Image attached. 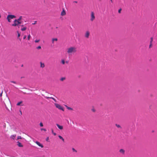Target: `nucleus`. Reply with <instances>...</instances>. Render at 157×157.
Wrapping results in <instances>:
<instances>
[{
  "label": "nucleus",
  "mask_w": 157,
  "mask_h": 157,
  "mask_svg": "<svg viewBox=\"0 0 157 157\" xmlns=\"http://www.w3.org/2000/svg\"><path fill=\"white\" fill-rule=\"evenodd\" d=\"M77 51L76 48L75 47H71L67 49V52L69 55L75 53Z\"/></svg>",
  "instance_id": "obj_1"
},
{
  "label": "nucleus",
  "mask_w": 157,
  "mask_h": 157,
  "mask_svg": "<svg viewBox=\"0 0 157 157\" xmlns=\"http://www.w3.org/2000/svg\"><path fill=\"white\" fill-rule=\"evenodd\" d=\"M16 16L14 15H8L7 17V19L9 22H10V19L16 18Z\"/></svg>",
  "instance_id": "obj_2"
},
{
  "label": "nucleus",
  "mask_w": 157,
  "mask_h": 157,
  "mask_svg": "<svg viewBox=\"0 0 157 157\" xmlns=\"http://www.w3.org/2000/svg\"><path fill=\"white\" fill-rule=\"evenodd\" d=\"M55 105L56 107L59 109L63 111H64V109L63 107L60 105L59 104L57 103H55Z\"/></svg>",
  "instance_id": "obj_3"
},
{
  "label": "nucleus",
  "mask_w": 157,
  "mask_h": 157,
  "mask_svg": "<svg viewBox=\"0 0 157 157\" xmlns=\"http://www.w3.org/2000/svg\"><path fill=\"white\" fill-rule=\"evenodd\" d=\"M21 22L18 21H17V20H15L14 21V24L12 25L13 26H15L18 25L19 24H20Z\"/></svg>",
  "instance_id": "obj_4"
},
{
  "label": "nucleus",
  "mask_w": 157,
  "mask_h": 157,
  "mask_svg": "<svg viewBox=\"0 0 157 157\" xmlns=\"http://www.w3.org/2000/svg\"><path fill=\"white\" fill-rule=\"evenodd\" d=\"M95 17L94 16V13L93 12H91V18L90 20L91 21H93L95 19Z\"/></svg>",
  "instance_id": "obj_5"
},
{
  "label": "nucleus",
  "mask_w": 157,
  "mask_h": 157,
  "mask_svg": "<svg viewBox=\"0 0 157 157\" xmlns=\"http://www.w3.org/2000/svg\"><path fill=\"white\" fill-rule=\"evenodd\" d=\"M90 34V33L88 31H87L86 32L85 34V37L87 38H88L89 37Z\"/></svg>",
  "instance_id": "obj_6"
},
{
  "label": "nucleus",
  "mask_w": 157,
  "mask_h": 157,
  "mask_svg": "<svg viewBox=\"0 0 157 157\" xmlns=\"http://www.w3.org/2000/svg\"><path fill=\"white\" fill-rule=\"evenodd\" d=\"M66 14V13L65 12V10L63 9L62 11L61 12V15L62 16H63L65 15Z\"/></svg>",
  "instance_id": "obj_7"
},
{
  "label": "nucleus",
  "mask_w": 157,
  "mask_h": 157,
  "mask_svg": "<svg viewBox=\"0 0 157 157\" xmlns=\"http://www.w3.org/2000/svg\"><path fill=\"white\" fill-rule=\"evenodd\" d=\"M56 125L58 127V128L60 130H62L63 129V127L62 125H60L58 124H56Z\"/></svg>",
  "instance_id": "obj_8"
},
{
  "label": "nucleus",
  "mask_w": 157,
  "mask_h": 157,
  "mask_svg": "<svg viewBox=\"0 0 157 157\" xmlns=\"http://www.w3.org/2000/svg\"><path fill=\"white\" fill-rule=\"evenodd\" d=\"M17 145L19 147H23V145L19 141L17 142Z\"/></svg>",
  "instance_id": "obj_9"
},
{
  "label": "nucleus",
  "mask_w": 157,
  "mask_h": 157,
  "mask_svg": "<svg viewBox=\"0 0 157 157\" xmlns=\"http://www.w3.org/2000/svg\"><path fill=\"white\" fill-rule=\"evenodd\" d=\"M17 106H20V105L23 106V101H21L20 102H19L17 104Z\"/></svg>",
  "instance_id": "obj_10"
},
{
  "label": "nucleus",
  "mask_w": 157,
  "mask_h": 157,
  "mask_svg": "<svg viewBox=\"0 0 157 157\" xmlns=\"http://www.w3.org/2000/svg\"><path fill=\"white\" fill-rule=\"evenodd\" d=\"M16 134L13 135H11V136H10V138L11 139H13V140H14L15 139V138H16Z\"/></svg>",
  "instance_id": "obj_11"
},
{
  "label": "nucleus",
  "mask_w": 157,
  "mask_h": 157,
  "mask_svg": "<svg viewBox=\"0 0 157 157\" xmlns=\"http://www.w3.org/2000/svg\"><path fill=\"white\" fill-rule=\"evenodd\" d=\"M58 39L57 38H53L52 39V43L53 44L54 41H57Z\"/></svg>",
  "instance_id": "obj_12"
},
{
  "label": "nucleus",
  "mask_w": 157,
  "mask_h": 157,
  "mask_svg": "<svg viewBox=\"0 0 157 157\" xmlns=\"http://www.w3.org/2000/svg\"><path fill=\"white\" fill-rule=\"evenodd\" d=\"M119 152L122 154H124L125 151L123 149H121L119 151Z\"/></svg>",
  "instance_id": "obj_13"
},
{
  "label": "nucleus",
  "mask_w": 157,
  "mask_h": 157,
  "mask_svg": "<svg viewBox=\"0 0 157 157\" xmlns=\"http://www.w3.org/2000/svg\"><path fill=\"white\" fill-rule=\"evenodd\" d=\"M59 137V138L61 140H62L63 141V142H64V139L62 137V136H61L60 135H59V136H58Z\"/></svg>",
  "instance_id": "obj_14"
},
{
  "label": "nucleus",
  "mask_w": 157,
  "mask_h": 157,
  "mask_svg": "<svg viewBox=\"0 0 157 157\" xmlns=\"http://www.w3.org/2000/svg\"><path fill=\"white\" fill-rule=\"evenodd\" d=\"M40 63V67L42 68H44L45 67V65L44 63Z\"/></svg>",
  "instance_id": "obj_15"
},
{
  "label": "nucleus",
  "mask_w": 157,
  "mask_h": 157,
  "mask_svg": "<svg viewBox=\"0 0 157 157\" xmlns=\"http://www.w3.org/2000/svg\"><path fill=\"white\" fill-rule=\"evenodd\" d=\"M66 79L65 77H62L60 79V80L62 81H63L64 80H65Z\"/></svg>",
  "instance_id": "obj_16"
},
{
  "label": "nucleus",
  "mask_w": 157,
  "mask_h": 157,
  "mask_svg": "<svg viewBox=\"0 0 157 157\" xmlns=\"http://www.w3.org/2000/svg\"><path fill=\"white\" fill-rule=\"evenodd\" d=\"M115 125L116 126V127H117L118 128H121V127L120 125L117 124H116Z\"/></svg>",
  "instance_id": "obj_17"
},
{
  "label": "nucleus",
  "mask_w": 157,
  "mask_h": 157,
  "mask_svg": "<svg viewBox=\"0 0 157 157\" xmlns=\"http://www.w3.org/2000/svg\"><path fill=\"white\" fill-rule=\"evenodd\" d=\"M66 107L67 109H68V110H73V109L72 108H71L67 106H66Z\"/></svg>",
  "instance_id": "obj_18"
},
{
  "label": "nucleus",
  "mask_w": 157,
  "mask_h": 157,
  "mask_svg": "<svg viewBox=\"0 0 157 157\" xmlns=\"http://www.w3.org/2000/svg\"><path fill=\"white\" fill-rule=\"evenodd\" d=\"M51 131H52V133L54 135V136H56V133L55 132H54V131H53V129H51Z\"/></svg>",
  "instance_id": "obj_19"
},
{
  "label": "nucleus",
  "mask_w": 157,
  "mask_h": 157,
  "mask_svg": "<svg viewBox=\"0 0 157 157\" xmlns=\"http://www.w3.org/2000/svg\"><path fill=\"white\" fill-rule=\"evenodd\" d=\"M22 18V16H21L17 20L18 21H20L21 19Z\"/></svg>",
  "instance_id": "obj_20"
},
{
  "label": "nucleus",
  "mask_w": 157,
  "mask_h": 157,
  "mask_svg": "<svg viewBox=\"0 0 157 157\" xmlns=\"http://www.w3.org/2000/svg\"><path fill=\"white\" fill-rule=\"evenodd\" d=\"M26 29V28L24 27L21 29V30L22 31H25Z\"/></svg>",
  "instance_id": "obj_21"
},
{
  "label": "nucleus",
  "mask_w": 157,
  "mask_h": 157,
  "mask_svg": "<svg viewBox=\"0 0 157 157\" xmlns=\"http://www.w3.org/2000/svg\"><path fill=\"white\" fill-rule=\"evenodd\" d=\"M22 138L21 136H18L17 137V140H18L19 139H21Z\"/></svg>",
  "instance_id": "obj_22"
},
{
  "label": "nucleus",
  "mask_w": 157,
  "mask_h": 157,
  "mask_svg": "<svg viewBox=\"0 0 157 157\" xmlns=\"http://www.w3.org/2000/svg\"><path fill=\"white\" fill-rule=\"evenodd\" d=\"M49 98L52 99L55 102H56V100L55 98L52 97H50Z\"/></svg>",
  "instance_id": "obj_23"
},
{
  "label": "nucleus",
  "mask_w": 157,
  "mask_h": 157,
  "mask_svg": "<svg viewBox=\"0 0 157 157\" xmlns=\"http://www.w3.org/2000/svg\"><path fill=\"white\" fill-rule=\"evenodd\" d=\"M41 131H44V132H46L47 130L45 128H42L40 129Z\"/></svg>",
  "instance_id": "obj_24"
},
{
  "label": "nucleus",
  "mask_w": 157,
  "mask_h": 157,
  "mask_svg": "<svg viewBox=\"0 0 157 157\" xmlns=\"http://www.w3.org/2000/svg\"><path fill=\"white\" fill-rule=\"evenodd\" d=\"M61 63L63 64H64L65 63L64 60V59H62L61 60Z\"/></svg>",
  "instance_id": "obj_25"
},
{
  "label": "nucleus",
  "mask_w": 157,
  "mask_h": 157,
  "mask_svg": "<svg viewBox=\"0 0 157 157\" xmlns=\"http://www.w3.org/2000/svg\"><path fill=\"white\" fill-rule=\"evenodd\" d=\"M31 36L30 35H29L28 36V39L29 40Z\"/></svg>",
  "instance_id": "obj_26"
},
{
  "label": "nucleus",
  "mask_w": 157,
  "mask_h": 157,
  "mask_svg": "<svg viewBox=\"0 0 157 157\" xmlns=\"http://www.w3.org/2000/svg\"><path fill=\"white\" fill-rule=\"evenodd\" d=\"M40 126L41 127H43V124L42 123L40 122Z\"/></svg>",
  "instance_id": "obj_27"
},
{
  "label": "nucleus",
  "mask_w": 157,
  "mask_h": 157,
  "mask_svg": "<svg viewBox=\"0 0 157 157\" xmlns=\"http://www.w3.org/2000/svg\"><path fill=\"white\" fill-rule=\"evenodd\" d=\"M20 36V34L18 32H17V37H19Z\"/></svg>",
  "instance_id": "obj_28"
},
{
  "label": "nucleus",
  "mask_w": 157,
  "mask_h": 157,
  "mask_svg": "<svg viewBox=\"0 0 157 157\" xmlns=\"http://www.w3.org/2000/svg\"><path fill=\"white\" fill-rule=\"evenodd\" d=\"M121 9H120L119 10H118V12L119 13H121Z\"/></svg>",
  "instance_id": "obj_29"
},
{
  "label": "nucleus",
  "mask_w": 157,
  "mask_h": 157,
  "mask_svg": "<svg viewBox=\"0 0 157 157\" xmlns=\"http://www.w3.org/2000/svg\"><path fill=\"white\" fill-rule=\"evenodd\" d=\"M46 140L48 142L49 141V139L48 137H47L46 139Z\"/></svg>",
  "instance_id": "obj_30"
},
{
  "label": "nucleus",
  "mask_w": 157,
  "mask_h": 157,
  "mask_svg": "<svg viewBox=\"0 0 157 157\" xmlns=\"http://www.w3.org/2000/svg\"><path fill=\"white\" fill-rule=\"evenodd\" d=\"M151 40L150 43H151H151H152V42L153 41V38L152 37L151 38Z\"/></svg>",
  "instance_id": "obj_31"
},
{
  "label": "nucleus",
  "mask_w": 157,
  "mask_h": 157,
  "mask_svg": "<svg viewBox=\"0 0 157 157\" xmlns=\"http://www.w3.org/2000/svg\"><path fill=\"white\" fill-rule=\"evenodd\" d=\"M152 43L151 44V43H150V44L149 45V48H150L152 47Z\"/></svg>",
  "instance_id": "obj_32"
},
{
  "label": "nucleus",
  "mask_w": 157,
  "mask_h": 157,
  "mask_svg": "<svg viewBox=\"0 0 157 157\" xmlns=\"http://www.w3.org/2000/svg\"><path fill=\"white\" fill-rule=\"evenodd\" d=\"M36 143L39 146V142L38 141H36Z\"/></svg>",
  "instance_id": "obj_33"
},
{
  "label": "nucleus",
  "mask_w": 157,
  "mask_h": 157,
  "mask_svg": "<svg viewBox=\"0 0 157 157\" xmlns=\"http://www.w3.org/2000/svg\"><path fill=\"white\" fill-rule=\"evenodd\" d=\"M72 150L73 151L77 152L76 151L74 148H72Z\"/></svg>",
  "instance_id": "obj_34"
},
{
  "label": "nucleus",
  "mask_w": 157,
  "mask_h": 157,
  "mask_svg": "<svg viewBox=\"0 0 157 157\" xmlns=\"http://www.w3.org/2000/svg\"><path fill=\"white\" fill-rule=\"evenodd\" d=\"M12 82V83H13L14 84H16V82L15 81H11L10 82Z\"/></svg>",
  "instance_id": "obj_35"
},
{
  "label": "nucleus",
  "mask_w": 157,
  "mask_h": 157,
  "mask_svg": "<svg viewBox=\"0 0 157 157\" xmlns=\"http://www.w3.org/2000/svg\"><path fill=\"white\" fill-rule=\"evenodd\" d=\"M39 41V40H36L35 41V42H36V43L38 42Z\"/></svg>",
  "instance_id": "obj_36"
},
{
  "label": "nucleus",
  "mask_w": 157,
  "mask_h": 157,
  "mask_svg": "<svg viewBox=\"0 0 157 157\" xmlns=\"http://www.w3.org/2000/svg\"><path fill=\"white\" fill-rule=\"evenodd\" d=\"M40 147H43V145L42 144H40Z\"/></svg>",
  "instance_id": "obj_37"
},
{
  "label": "nucleus",
  "mask_w": 157,
  "mask_h": 157,
  "mask_svg": "<svg viewBox=\"0 0 157 157\" xmlns=\"http://www.w3.org/2000/svg\"><path fill=\"white\" fill-rule=\"evenodd\" d=\"M26 35H25V36H24L23 39H25V38H26Z\"/></svg>",
  "instance_id": "obj_38"
},
{
  "label": "nucleus",
  "mask_w": 157,
  "mask_h": 157,
  "mask_svg": "<svg viewBox=\"0 0 157 157\" xmlns=\"http://www.w3.org/2000/svg\"><path fill=\"white\" fill-rule=\"evenodd\" d=\"M2 91L1 93L0 94V97H1L2 96Z\"/></svg>",
  "instance_id": "obj_39"
},
{
  "label": "nucleus",
  "mask_w": 157,
  "mask_h": 157,
  "mask_svg": "<svg viewBox=\"0 0 157 157\" xmlns=\"http://www.w3.org/2000/svg\"><path fill=\"white\" fill-rule=\"evenodd\" d=\"M36 48L37 49H39V46H38Z\"/></svg>",
  "instance_id": "obj_40"
},
{
  "label": "nucleus",
  "mask_w": 157,
  "mask_h": 157,
  "mask_svg": "<svg viewBox=\"0 0 157 157\" xmlns=\"http://www.w3.org/2000/svg\"><path fill=\"white\" fill-rule=\"evenodd\" d=\"M49 97H46V98L47 99L50 98Z\"/></svg>",
  "instance_id": "obj_41"
},
{
  "label": "nucleus",
  "mask_w": 157,
  "mask_h": 157,
  "mask_svg": "<svg viewBox=\"0 0 157 157\" xmlns=\"http://www.w3.org/2000/svg\"><path fill=\"white\" fill-rule=\"evenodd\" d=\"M92 111H93V112H95V110H94V109H92Z\"/></svg>",
  "instance_id": "obj_42"
},
{
  "label": "nucleus",
  "mask_w": 157,
  "mask_h": 157,
  "mask_svg": "<svg viewBox=\"0 0 157 157\" xmlns=\"http://www.w3.org/2000/svg\"><path fill=\"white\" fill-rule=\"evenodd\" d=\"M154 132V130H152V132H153V133Z\"/></svg>",
  "instance_id": "obj_43"
},
{
  "label": "nucleus",
  "mask_w": 157,
  "mask_h": 157,
  "mask_svg": "<svg viewBox=\"0 0 157 157\" xmlns=\"http://www.w3.org/2000/svg\"><path fill=\"white\" fill-rule=\"evenodd\" d=\"M35 24V23H33L32 24Z\"/></svg>",
  "instance_id": "obj_44"
},
{
  "label": "nucleus",
  "mask_w": 157,
  "mask_h": 157,
  "mask_svg": "<svg viewBox=\"0 0 157 157\" xmlns=\"http://www.w3.org/2000/svg\"><path fill=\"white\" fill-rule=\"evenodd\" d=\"M1 17V15H0V18Z\"/></svg>",
  "instance_id": "obj_45"
},
{
  "label": "nucleus",
  "mask_w": 157,
  "mask_h": 157,
  "mask_svg": "<svg viewBox=\"0 0 157 157\" xmlns=\"http://www.w3.org/2000/svg\"><path fill=\"white\" fill-rule=\"evenodd\" d=\"M40 49L41 48V47L40 46Z\"/></svg>",
  "instance_id": "obj_46"
},
{
  "label": "nucleus",
  "mask_w": 157,
  "mask_h": 157,
  "mask_svg": "<svg viewBox=\"0 0 157 157\" xmlns=\"http://www.w3.org/2000/svg\"><path fill=\"white\" fill-rule=\"evenodd\" d=\"M112 2V0H110Z\"/></svg>",
  "instance_id": "obj_47"
}]
</instances>
